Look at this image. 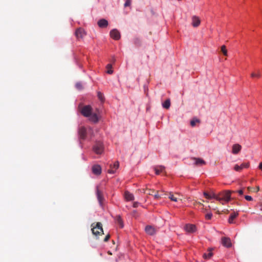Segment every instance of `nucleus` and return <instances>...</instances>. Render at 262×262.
I'll return each mask as SVG.
<instances>
[{
	"instance_id": "nucleus-1",
	"label": "nucleus",
	"mask_w": 262,
	"mask_h": 262,
	"mask_svg": "<svg viewBox=\"0 0 262 262\" xmlns=\"http://www.w3.org/2000/svg\"><path fill=\"white\" fill-rule=\"evenodd\" d=\"M80 113L84 117H89V120L91 122L97 123L99 120L97 114L92 113V107L91 105L84 106L81 109Z\"/></svg>"
},
{
	"instance_id": "nucleus-2",
	"label": "nucleus",
	"mask_w": 262,
	"mask_h": 262,
	"mask_svg": "<svg viewBox=\"0 0 262 262\" xmlns=\"http://www.w3.org/2000/svg\"><path fill=\"white\" fill-rule=\"evenodd\" d=\"M232 192L230 190L222 191L216 194V200L227 203L230 200Z\"/></svg>"
},
{
	"instance_id": "nucleus-3",
	"label": "nucleus",
	"mask_w": 262,
	"mask_h": 262,
	"mask_svg": "<svg viewBox=\"0 0 262 262\" xmlns=\"http://www.w3.org/2000/svg\"><path fill=\"white\" fill-rule=\"evenodd\" d=\"M94 225V224L92 225L93 227L92 231L94 235L97 236L103 234V228L100 223H97L95 226Z\"/></svg>"
},
{
	"instance_id": "nucleus-4",
	"label": "nucleus",
	"mask_w": 262,
	"mask_h": 262,
	"mask_svg": "<svg viewBox=\"0 0 262 262\" xmlns=\"http://www.w3.org/2000/svg\"><path fill=\"white\" fill-rule=\"evenodd\" d=\"M184 230L187 233H193L196 231L197 228L194 224H186L184 227Z\"/></svg>"
},
{
	"instance_id": "nucleus-5",
	"label": "nucleus",
	"mask_w": 262,
	"mask_h": 262,
	"mask_svg": "<svg viewBox=\"0 0 262 262\" xmlns=\"http://www.w3.org/2000/svg\"><path fill=\"white\" fill-rule=\"evenodd\" d=\"M145 231L146 234L152 236L156 234L157 230L155 226L151 225H147L145 228Z\"/></svg>"
},
{
	"instance_id": "nucleus-6",
	"label": "nucleus",
	"mask_w": 262,
	"mask_h": 262,
	"mask_svg": "<svg viewBox=\"0 0 262 262\" xmlns=\"http://www.w3.org/2000/svg\"><path fill=\"white\" fill-rule=\"evenodd\" d=\"M93 150L97 154H101L103 151V145L102 143H97L93 147Z\"/></svg>"
},
{
	"instance_id": "nucleus-7",
	"label": "nucleus",
	"mask_w": 262,
	"mask_h": 262,
	"mask_svg": "<svg viewBox=\"0 0 262 262\" xmlns=\"http://www.w3.org/2000/svg\"><path fill=\"white\" fill-rule=\"evenodd\" d=\"M222 245L226 248H230L232 247V243L230 238L228 237H223L221 238Z\"/></svg>"
},
{
	"instance_id": "nucleus-8",
	"label": "nucleus",
	"mask_w": 262,
	"mask_h": 262,
	"mask_svg": "<svg viewBox=\"0 0 262 262\" xmlns=\"http://www.w3.org/2000/svg\"><path fill=\"white\" fill-rule=\"evenodd\" d=\"M85 34L86 33L84 30L81 28L77 29L75 32V35L78 39L83 38Z\"/></svg>"
},
{
	"instance_id": "nucleus-9",
	"label": "nucleus",
	"mask_w": 262,
	"mask_h": 262,
	"mask_svg": "<svg viewBox=\"0 0 262 262\" xmlns=\"http://www.w3.org/2000/svg\"><path fill=\"white\" fill-rule=\"evenodd\" d=\"M93 173L95 175H100L101 173V167L99 165H94L92 168Z\"/></svg>"
},
{
	"instance_id": "nucleus-10",
	"label": "nucleus",
	"mask_w": 262,
	"mask_h": 262,
	"mask_svg": "<svg viewBox=\"0 0 262 262\" xmlns=\"http://www.w3.org/2000/svg\"><path fill=\"white\" fill-rule=\"evenodd\" d=\"M111 37L115 40H118L120 38L119 32L117 30H113L110 32Z\"/></svg>"
},
{
	"instance_id": "nucleus-11",
	"label": "nucleus",
	"mask_w": 262,
	"mask_h": 262,
	"mask_svg": "<svg viewBox=\"0 0 262 262\" xmlns=\"http://www.w3.org/2000/svg\"><path fill=\"white\" fill-rule=\"evenodd\" d=\"M192 159L194 161V164L195 166H201L206 164V162L201 158L194 157Z\"/></svg>"
},
{
	"instance_id": "nucleus-12",
	"label": "nucleus",
	"mask_w": 262,
	"mask_h": 262,
	"mask_svg": "<svg viewBox=\"0 0 262 262\" xmlns=\"http://www.w3.org/2000/svg\"><path fill=\"white\" fill-rule=\"evenodd\" d=\"M250 166L249 162L246 163H243L240 166L235 165L234 167V169L235 171H241L243 168H248Z\"/></svg>"
},
{
	"instance_id": "nucleus-13",
	"label": "nucleus",
	"mask_w": 262,
	"mask_h": 262,
	"mask_svg": "<svg viewBox=\"0 0 262 262\" xmlns=\"http://www.w3.org/2000/svg\"><path fill=\"white\" fill-rule=\"evenodd\" d=\"M80 138L83 139H85L86 136V129L84 127H81L79 129Z\"/></svg>"
},
{
	"instance_id": "nucleus-14",
	"label": "nucleus",
	"mask_w": 262,
	"mask_h": 262,
	"mask_svg": "<svg viewBox=\"0 0 262 262\" xmlns=\"http://www.w3.org/2000/svg\"><path fill=\"white\" fill-rule=\"evenodd\" d=\"M242 149V146L239 144H235L232 146V152L233 154H237Z\"/></svg>"
},
{
	"instance_id": "nucleus-15",
	"label": "nucleus",
	"mask_w": 262,
	"mask_h": 262,
	"mask_svg": "<svg viewBox=\"0 0 262 262\" xmlns=\"http://www.w3.org/2000/svg\"><path fill=\"white\" fill-rule=\"evenodd\" d=\"M98 25L100 28H106L108 26V21L105 19H101L98 21Z\"/></svg>"
},
{
	"instance_id": "nucleus-16",
	"label": "nucleus",
	"mask_w": 262,
	"mask_h": 262,
	"mask_svg": "<svg viewBox=\"0 0 262 262\" xmlns=\"http://www.w3.org/2000/svg\"><path fill=\"white\" fill-rule=\"evenodd\" d=\"M124 198L126 201H130L134 200V195L128 191H125Z\"/></svg>"
},
{
	"instance_id": "nucleus-17",
	"label": "nucleus",
	"mask_w": 262,
	"mask_h": 262,
	"mask_svg": "<svg viewBox=\"0 0 262 262\" xmlns=\"http://www.w3.org/2000/svg\"><path fill=\"white\" fill-rule=\"evenodd\" d=\"M201 23V20L200 18L196 16L192 17V26L194 27H196L200 25Z\"/></svg>"
},
{
	"instance_id": "nucleus-18",
	"label": "nucleus",
	"mask_w": 262,
	"mask_h": 262,
	"mask_svg": "<svg viewBox=\"0 0 262 262\" xmlns=\"http://www.w3.org/2000/svg\"><path fill=\"white\" fill-rule=\"evenodd\" d=\"M156 174H159L162 172H165V168L163 166H158L154 168Z\"/></svg>"
},
{
	"instance_id": "nucleus-19",
	"label": "nucleus",
	"mask_w": 262,
	"mask_h": 262,
	"mask_svg": "<svg viewBox=\"0 0 262 262\" xmlns=\"http://www.w3.org/2000/svg\"><path fill=\"white\" fill-rule=\"evenodd\" d=\"M204 195L205 196V198L208 199H211L214 198L216 200V194H215L213 192H211L210 193H208L207 192H204Z\"/></svg>"
},
{
	"instance_id": "nucleus-20",
	"label": "nucleus",
	"mask_w": 262,
	"mask_h": 262,
	"mask_svg": "<svg viewBox=\"0 0 262 262\" xmlns=\"http://www.w3.org/2000/svg\"><path fill=\"white\" fill-rule=\"evenodd\" d=\"M250 76L252 78L259 79L261 77V75L259 71L257 72H253L251 73Z\"/></svg>"
},
{
	"instance_id": "nucleus-21",
	"label": "nucleus",
	"mask_w": 262,
	"mask_h": 262,
	"mask_svg": "<svg viewBox=\"0 0 262 262\" xmlns=\"http://www.w3.org/2000/svg\"><path fill=\"white\" fill-rule=\"evenodd\" d=\"M201 123V120L196 118H193L191 121H190V125L192 127H194L197 124H199Z\"/></svg>"
},
{
	"instance_id": "nucleus-22",
	"label": "nucleus",
	"mask_w": 262,
	"mask_h": 262,
	"mask_svg": "<svg viewBox=\"0 0 262 262\" xmlns=\"http://www.w3.org/2000/svg\"><path fill=\"white\" fill-rule=\"evenodd\" d=\"M212 249L209 248L208 249V251L209 252V253L208 254L204 253L203 256V258L206 259L210 258L213 255V253L212 252Z\"/></svg>"
},
{
	"instance_id": "nucleus-23",
	"label": "nucleus",
	"mask_w": 262,
	"mask_h": 262,
	"mask_svg": "<svg viewBox=\"0 0 262 262\" xmlns=\"http://www.w3.org/2000/svg\"><path fill=\"white\" fill-rule=\"evenodd\" d=\"M238 215V213L237 212L232 213L229 218V220H228L229 223L230 224L232 223L233 220L235 219L237 216Z\"/></svg>"
},
{
	"instance_id": "nucleus-24",
	"label": "nucleus",
	"mask_w": 262,
	"mask_h": 262,
	"mask_svg": "<svg viewBox=\"0 0 262 262\" xmlns=\"http://www.w3.org/2000/svg\"><path fill=\"white\" fill-rule=\"evenodd\" d=\"M170 100L169 99H166L163 103L162 106L166 109H168L170 106Z\"/></svg>"
},
{
	"instance_id": "nucleus-25",
	"label": "nucleus",
	"mask_w": 262,
	"mask_h": 262,
	"mask_svg": "<svg viewBox=\"0 0 262 262\" xmlns=\"http://www.w3.org/2000/svg\"><path fill=\"white\" fill-rule=\"evenodd\" d=\"M116 221L117 223L120 226L121 228L123 227V221L120 215L116 216Z\"/></svg>"
},
{
	"instance_id": "nucleus-26",
	"label": "nucleus",
	"mask_w": 262,
	"mask_h": 262,
	"mask_svg": "<svg viewBox=\"0 0 262 262\" xmlns=\"http://www.w3.org/2000/svg\"><path fill=\"white\" fill-rule=\"evenodd\" d=\"M97 195L99 201L100 203H101L103 200V194L98 189H97Z\"/></svg>"
},
{
	"instance_id": "nucleus-27",
	"label": "nucleus",
	"mask_w": 262,
	"mask_h": 262,
	"mask_svg": "<svg viewBox=\"0 0 262 262\" xmlns=\"http://www.w3.org/2000/svg\"><path fill=\"white\" fill-rule=\"evenodd\" d=\"M221 52L223 53L224 56H228V51L226 49V47L225 45H222L221 47Z\"/></svg>"
},
{
	"instance_id": "nucleus-28",
	"label": "nucleus",
	"mask_w": 262,
	"mask_h": 262,
	"mask_svg": "<svg viewBox=\"0 0 262 262\" xmlns=\"http://www.w3.org/2000/svg\"><path fill=\"white\" fill-rule=\"evenodd\" d=\"M169 198L171 201H173L175 202H177L178 201V198L171 192L169 193Z\"/></svg>"
},
{
	"instance_id": "nucleus-29",
	"label": "nucleus",
	"mask_w": 262,
	"mask_h": 262,
	"mask_svg": "<svg viewBox=\"0 0 262 262\" xmlns=\"http://www.w3.org/2000/svg\"><path fill=\"white\" fill-rule=\"evenodd\" d=\"M107 69V73L109 74H112L113 73V70H112V66L111 64H108L106 66Z\"/></svg>"
},
{
	"instance_id": "nucleus-30",
	"label": "nucleus",
	"mask_w": 262,
	"mask_h": 262,
	"mask_svg": "<svg viewBox=\"0 0 262 262\" xmlns=\"http://www.w3.org/2000/svg\"><path fill=\"white\" fill-rule=\"evenodd\" d=\"M134 43L137 46H139L141 45V40L138 37H136L134 39Z\"/></svg>"
},
{
	"instance_id": "nucleus-31",
	"label": "nucleus",
	"mask_w": 262,
	"mask_h": 262,
	"mask_svg": "<svg viewBox=\"0 0 262 262\" xmlns=\"http://www.w3.org/2000/svg\"><path fill=\"white\" fill-rule=\"evenodd\" d=\"M97 96L99 99L102 102H103L104 101V97L102 93L100 92H98L97 93Z\"/></svg>"
},
{
	"instance_id": "nucleus-32",
	"label": "nucleus",
	"mask_w": 262,
	"mask_h": 262,
	"mask_svg": "<svg viewBox=\"0 0 262 262\" xmlns=\"http://www.w3.org/2000/svg\"><path fill=\"white\" fill-rule=\"evenodd\" d=\"M112 165L110 166V169L107 170V172L110 174L114 173L116 172V169L114 170Z\"/></svg>"
},
{
	"instance_id": "nucleus-33",
	"label": "nucleus",
	"mask_w": 262,
	"mask_h": 262,
	"mask_svg": "<svg viewBox=\"0 0 262 262\" xmlns=\"http://www.w3.org/2000/svg\"><path fill=\"white\" fill-rule=\"evenodd\" d=\"M131 5V0H126V2L124 4V7H129Z\"/></svg>"
},
{
	"instance_id": "nucleus-34",
	"label": "nucleus",
	"mask_w": 262,
	"mask_h": 262,
	"mask_svg": "<svg viewBox=\"0 0 262 262\" xmlns=\"http://www.w3.org/2000/svg\"><path fill=\"white\" fill-rule=\"evenodd\" d=\"M119 162L118 161H116L114 163V165H113V168H115V169L117 170L118 167H119Z\"/></svg>"
},
{
	"instance_id": "nucleus-35",
	"label": "nucleus",
	"mask_w": 262,
	"mask_h": 262,
	"mask_svg": "<svg viewBox=\"0 0 262 262\" xmlns=\"http://www.w3.org/2000/svg\"><path fill=\"white\" fill-rule=\"evenodd\" d=\"M212 214L211 213L206 214L205 218L206 220H210L212 217Z\"/></svg>"
},
{
	"instance_id": "nucleus-36",
	"label": "nucleus",
	"mask_w": 262,
	"mask_h": 262,
	"mask_svg": "<svg viewBox=\"0 0 262 262\" xmlns=\"http://www.w3.org/2000/svg\"><path fill=\"white\" fill-rule=\"evenodd\" d=\"M245 198L246 200L250 201L252 200V198L249 195H245Z\"/></svg>"
},
{
	"instance_id": "nucleus-37",
	"label": "nucleus",
	"mask_w": 262,
	"mask_h": 262,
	"mask_svg": "<svg viewBox=\"0 0 262 262\" xmlns=\"http://www.w3.org/2000/svg\"><path fill=\"white\" fill-rule=\"evenodd\" d=\"M110 234H107V235L105 236V238H104V242H107V241H108V239H110Z\"/></svg>"
},
{
	"instance_id": "nucleus-38",
	"label": "nucleus",
	"mask_w": 262,
	"mask_h": 262,
	"mask_svg": "<svg viewBox=\"0 0 262 262\" xmlns=\"http://www.w3.org/2000/svg\"><path fill=\"white\" fill-rule=\"evenodd\" d=\"M238 193L240 194V195H242L243 194V190H239L238 191Z\"/></svg>"
},
{
	"instance_id": "nucleus-39",
	"label": "nucleus",
	"mask_w": 262,
	"mask_h": 262,
	"mask_svg": "<svg viewBox=\"0 0 262 262\" xmlns=\"http://www.w3.org/2000/svg\"><path fill=\"white\" fill-rule=\"evenodd\" d=\"M138 206V203L137 202H134L133 204V207L136 208Z\"/></svg>"
},
{
	"instance_id": "nucleus-40",
	"label": "nucleus",
	"mask_w": 262,
	"mask_h": 262,
	"mask_svg": "<svg viewBox=\"0 0 262 262\" xmlns=\"http://www.w3.org/2000/svg\"><path fill=\"white\" fill-rule=\"evenodd\" d=\"M259 168L262 170V162H260L259 165Z\"/></svg>"
},
{
	"instance_id": "nucleus-41",
	"label": "nucleus",
	"mask_w": 262,
	"mask_h": 262,
	"mask_svg": "<svg viewBox=\"0 0 262 262\" xmlns=\"http://www.w3.org/2000/svg\"><path fill=\"white\" fill-rule=\"evenodd\" d=\"M256 192H258L259 190V186H256Z\"/></svg>"
},
{
	"instance_id": "nucleus-42",
	"label": "nucleus",
	"mask_w": 262,
	"mask_h": 262,
	"mask_svg": "<svg viewBox=\"0 0 262 262\" xmlns=\"http://www.w3.org/2000/svg\"><path fill=\"white\" fill-rule=\"evenodd\" d=\"M159 197H160V196L159 195H158V194H156L155 195V198H156V199H158V198H159Z\"/></svg>"
},
{
	"instance_id": "nucleus-43",
	"label": "nucleus",
	"mask_w": 262,
	"mask_h": 262,
	"mask_svg": "<svg viewBox=\"0 0 262 262\" xmlns=\"http://www.w3.org/2000/svg\"><path fill=\"white\" fill-rule=\"evenodd\" d=\"M259 206L260 207V210L262 211V203H259Z\"/></svg>"
},
{
	"instance_id": "nucleus-44",
	"label": "nucleus",
	"mask_w": 262,
	"mask_h": 262,
	"mask_svg": "<svg viewBox=\"0 0 262 262\" xmlns=\"http://www.w3.org/2000/svg\"><path fill=\"white\" fill-rule=\"evenodd\" d=\"M248 189L249 190H251V189H252V188H251V187H248Z\"/></svg>"
},
{
	"instance_id": "nucleus-45",
	"label": "nucleus",
	"mask_w": 262,
	"mask_h": 262,
	"mask_svg": "<svg viewBox=\"0 0 262 262\" xmlns=\"http://www.w3.org/2000/svg\"><path fill=\"white\" fill-rule=\"evenodd\" d=\"M108 253L109 254H110V255H111V254H112V253H111L110 252H108Z\"/></svg>"
}]
</instances>
